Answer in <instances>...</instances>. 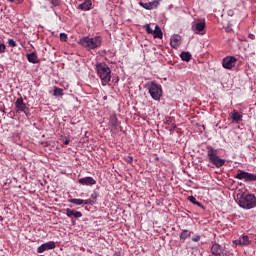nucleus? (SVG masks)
I'll return each mask as SVG.
<instances>
[{
    "instance_id": "nucleus-19",
    "label": "nucleus",
    "mask_w": 256,
    "mask_h": 256,
    "mask_svg": "<svg viewBox=\"0 0 256 256\" xmlns=\"http://www.w3.org/2000/svg\"><path fill=\"white\" fill-rule=\"evenodd\" d=\"M69 203H73L74 205H89V200H83V199H70L68 200Z\"/></svg>"
},
{
    "instance_id": "nucleus-9",
    "label": "nucleus",
    "mask_w": 256,
    "mask_h": 256,
    "mask_svg": "<svg viewBox=\"0 0 256 256\" xmlns=\"http://www.w3.org/2000/svg\"><path fill=\"white\" fill-rule=\"evenodd\" d=\"M211 253L214 256H227V250L218 243H214L211 247Z\"/></svg>"
},
{
    "instance_id": "nucleus-23",
    "label": "nucleus",
    "mask_w": 256,
    "mask_h": 256,
    "mask_svg": "<svg viewBox=\"0 0 256 256\" xmlns=\"http://www.w3.org/2000/svg\"><path fill=\"white\" fill-rule=\"evenodd\" d=\"M88 201V205H95V203H97V192H93Z\"/></svg>"
},
{
    "instance_id": "nucleus-1",
    "label": "nucleus",
    "mask_w": 256,
    "mask_h": 256,
    "mask_svg": "<svg viewBox=\"0 0 256 256\" xmlns=\"http://www.w3.org/2000/svg\"><path fill=\"white\" fill-rule=\"evenodd\" d=\"M102 39L100 36H95V37H89L85 36L82 37L79 40V44L82 45L85 49H88V51H91V49H97L101 47Z\"/></svg>"
},
{
    "instance_id": "nucleus-26",
    "label": "nucleus",
    "mask_w": 256,
    "mask_h": 256,
    "mask_svg": "<svg viewBox=\"0 0 256 256\" xmlns=\"http://www.w3.org/2000/svg\"><path fill=\"white\" fill-rule=\"evenodd\" d=\"M63 96V89L61 88H54V97H61Z\"/></svg>"
},
{
    "instance_id": "nucleus-3",
    "label": "nucleus",
    "mask_w": 256,
    "mask_h": 256,
    "mask_svg": "<svg viewBox=\"0 0 256 256\" xmlns=\"http://www.w3.org/2000/svg\"><path fill=\"white\" fill-rule=\"evenodd\" d=\"M146 89H148V93L154 101H161V97H163L161 85L157 84L156 81H150L146 83Z\"/></svg>"
},
{
    "instance_id": "nucleus-25",
    "label": "nucleus",
    "mask_w": 256,
    "mask_h": 256,
    "mask_svg": "<svg viewBox=\"0 0 256 256\" xmlns=\"http://www.w3.org/2000/svg\"><path fill=\"white\" fill-rule=\"evenodd\" d=\"M151 25L155 27V24H146L144 26L146 29V33H148L149 35H153V31H155V29L151 28Z\"/></svg>"
},
{
    "instance_id": "nucleus-12",
    "label": "nucleus",
    "mask_w": 256,
    "mask_h": 256,
    "mask_svg": "<svg viewBox=\"0 0 256 256\" xmlns=\"http://www.w3.org/2000/svg\"><path fill=\"white\" fill-rule=\"evenodd\" d=\"M80 185H96L97 181L93 177H84L78 180Z\"/></svg>"
},
{
    "instance_id": "nucleus-15",
    "label": "nucleus",
    "mask_w": 256,
    "mask_h": 256,
    "mask_svg": "<svg viewBox=\"0 0 256 256\" xmlns=\"http://www.w3.org/2000/svg\"><path fill=\"white\" fill-rule=\"evenodd\" d=\"M152 35L154 39H163V32L161 31V28L157 25H154Z\"/></svg>"
},
{
    "instance_id": "nucleus-4",
    "label": "nucleus",
    "mask_w": 256,
    "mask_h": 256,
    "mask_svg": "<svg viewBox=\"0 0 256 256\" xmlns=\"http://www.w3.org/2000/svg\"><path fill=\"white\" fill-rule=\"evenodd\" d=\"M96 71L102 81V85H105L106 83H109V81H111V68H109L107 64L97 63Z\"/></svg>"
},
{
    "instance_id": "nucleus-5",
    "label": "nucleus",
    "mask_w": 256,
    "mask_h": 256,
    "mask_svg": "<svg viewBox=\"0 0 256 256\" xmlns=\"http://www.w3.org/2000/svg\"><path fill=\"white\" fill-rule=\"evenodd\" d=\"M239 207L242 209H253L256 207V197L253 194L242 196L238 202Z\"/></svg>"
},
{
    "instance_id": "nucleus-31",
    "label": "nucleus",
    "mask_w": 256,
    "mask_h": 256,
    "mask_svg": "<svg viewBox=\"0 0 256 256\" xmlns=\"http://www.w3.org/2000/svg\"><path fill=\"white\" fill-rule=\"evenodd\" d=\"M60 41H67V34L60 33Z\"/></svg>"
},
{
    "instance_id": "nucleus-34",
    "label": "nucleus",
    "mask_w": 256,
    "mask_h": 256,
    "mask_svg": "<svg viewBox=\"0 0 256 256\" xmlns=\"http://www.w3.org/2000/svg\"><path fill=\"white\" fill-rule=\"evenodd\" d=\"M249 39H252V41L255 39V35L249 34Z\"/></svg>"
},
{
    "instance_id": "nucleus-27",
    "label": "nucleus",
    "mask_w": 256,
    "mask_h": 256,
    "mask_svg": "<svg viewBox=\"0 0 256 256\" xmlns=\"http://www.w3.org/2000/svg\"><path fill=\"white\" fill-rule=\"evenodd\" d=\"M117 116L112 115L110 116V125H112V127H117Z\"/></svg>"
},
{
    "instance_id": "nucleus-18",
    "label": "nucleus",
    "mask_w": 256,
    "mask_h": 256,
    "mask_svg": "<svg viewBox=\"0 0 256 256\" xmlns=\"http://www.w3.org/2000/svg\"><path fill=\"white\" fill-rule=\"evenodd\" d=\"M91 5V0H85L82 4L78 6V8L82 11H89V9H91Z\"/></svg>"
},
{
    "instance_id": "nucleus-21",
    "label": "nucleus",
    "mask_w": 256,
    "mask_h": 256,
    "mask_svg": "<svg viewBox=\"0 0 256 256\" xmlns=\"http://www.w3.org/2000/svg\"><path fill=\"white\" fill-rule=\"evenodd\" d=\"M180 58L182 59V61L189 62V61H191V53H189V52H182L180 54Z\"/></svg>"
},
{
    "instance_id": "nucleus-22",
    "label": "nucleus",
    "mask_w": 256,
    "mask_h": 256,
    "mask_svg": "<svg viewBox=\"0 0 256 256\" xmlns=\"http://www.w3.org/2000/svg\"><path fill=\"white\" fill-rule=\"evenodd\" d=\"M179 237L181 241H185V239H189V237H191V232H189V230H183Z\"/></svg>"
},
{
    "instance_id": "nucleus-16",
    "label": "nucleus",
    "mask_w": 256,
    "mask_h": 256,
    "mask_svg": "<svg viewBox=\"0 0 256 256\" xmlns=\"http://www.w3.org/2000/svg\"><path fill=\"white\" fill-rule=\"evenodd\" d=\"M234 243L236 245H249L250 241H249V236L244 235L242 236L240 239L235 240Z\"/></svg>"
},
{
    "instance_id": "nucleus-33",
    "label": "nucleus",
    "mask_w": 256,
    "mask_h": 256,
    "mask_svg": "<svg viewBox=\"0 0 256 256\" xmlns=\"http://www.w3.org/2000/svg\"><path fill=\"white\" fill-rule=\"evenodd\" d=\"M51 3L54 7H57V5H59V0H51Z\"/></svg>"
},
{
    "instance_id": "nucleus-7",
    "label": "nucleus",
    "mask_w": 256,
    "mask_h": 256,
    "mask_svg": "<svg viewBox=\"0 0 256 256\" xmlns=\"http://www.w3.org/2000/svg\"><path fill=\"white\" fill-rule=\"evenodd\" d=\"M236 63L237 58L234 56H227L222 60V67H224V69H233Z\"/></svg>"
},
{
    "instance_id": "nucleus-10",
    "label": "nucleus",
    "mask_w": 256,
    "mask_h": 256,
    "mask_svg": "<svg viewBox=\"0 0 256 256\" xmlns=\"http://www.w3.org/2000/svg\"><path fill=\"white\" fill-rule=\"evenodd\" d=\"M56 245L55 242L50 241L42 244L40 247H38L37 252L38 253H45V251H51V249H55Z\"/></svg>"
},
{
    "instance_id": "nucleus-36",
    "label": "nucleus",
    "mask_w": 256,
    "mask_h": 256,
    "mask_svg": "<svg viewBox=\"0 0 256 256\" xmlns=\"http://www.w3.org/2000/svg\"><path fill=\"white\" fill-rule=\"evenodd\" d=\"M24 0H16L17 3H23Z\"/></svg>"
},
{
    "instance_id": "nucleus-6",
    "label": "nucleus",
    "mask_w": 256,
    "mask_h": 256,
    "mask_svg": "<svg viewBox=\"0 0 256 256\" xmlns=\"http://www.w3.org/2000/svg\"><path fill=\"white\" fill-rule=\"evenodd\" d=\"M16 113H25L26 117H29V108L27 104L23 102V98L20 97L15 102Z\"/></svg>"
},
{
    "instance_id": "nucleus-11",
    "label": "nucleus",
    "mask_w": 256,
    "mask_h": 256,
    "mask_svg": "<svg viewBox=\"0 0 256 256\" xmlns=\"http://www.w3.org/2000/svg\"><path fill=\"white\" fill-rule=\"evenodd\" d=\"M170 45L173 47V49H178L179 45H181V36L174 34L170 38Z\"/></svg>"
},
{
    "instance_id": "nucleus-17",
    "label": "nucleus",
    "mask_w": 256,
    "mask_h": 256,
    "mask_svg": "<svg viewBox=\"0 0 256 256\" xmlns=\"http://www.w3.org/2000/svg\"><path fill=\"white\" fill-rule=\"evenodd\" d=\"M26 58L29 61V63H39V58L37 57V54H35V52L27 54Z\"/></svg>"
},
{
    "instance_id": "nucleus-35",
    "label": "nucleus",
    "mask_w": 256,
    "mask_h": 256,
    "mask_svg": "<svg viewBox=\"0 0 256 256\" xmlns=\"http://www.w3.org/2000/svg\"><path fill=\"white\" fill-rule=\"evenodd\" d=\"M69 143H70V140H69V139H66V140L64 141V145H69Z\"/></svg>"
},
{
    "instance_id": "nucleus-8",
    "label": "nucleus",
    "mask_w": 256,
    "mask_h": 256,
    "mask_svg": "<svg viewBox=\"0 0 256 256\" xmlns=\"http://www.w3.org/2000/svg\"><path fill=\"white\" fill-rule=\"evenodd\" d=\"M236 179L240 181H256V174H251L249 172L241 171L236 175Z\"/></svg>"
},
{
    "instance_id": "nucleus-28",
    "label": "nucleus",
    "mask_w": 256,
    "mask_h": 256,
    "mask_svg": "<svg viewBox=\"0 0 256 256\" xmlns=\"http://www.w3.org/2000/svg\"><path fill=\"white\" fill-rule=\"evenodd\" d=\"M141 5L144 7V9H148V10L153 9V3H145Z\"/></svg>"
},
{
    "instance_id": "nucleus-29",
    "label": "nucleus",
    "mask_w": 256,
    "mask_h": 256,
    "mask_svg": "<svg viewBox=\"0 0 256 256\" xmlns=\"http://www.w3.org/2000/svg\"><path fill=\"white\" fill-rule=\"evenodd\" d=\"M8 45L9 47H17V42L13 39H8Z\"/></svg>"
},
{
    "instance_id": "nucleus-2",
    "label": "nucleus",
    "mask_w": 256,
    "mask_h": 256,
    "mask_svg": "<svg viewBox=\"0 0 256 256\" xmlns=\"http://www.w3.org/2000/svg\"><path fill=\"white\" fill-rule=\"evenodd\" d=\"M207 158L209 160V163L214 165L217 169H220V167H223V165H225V159L219 158V152L212 146L207 147Z\"/></svg>"
},
{
    "instance_id": "nucleus-13",
    "label": "nucleus",
    "mask_w": 256,
    "mask_h": 256,
    "mask_svg": "<svg viewBox=\"0 0 256 256\" xmlns=\"http://www.w3.org/2000/svg\"><path fill=\"white\" fill-rule=\"evenodd\" d=\"M193 27L196 33H203V31H205V20L196 22Z\"/></svg>"
},
{
    "instance_id": "nucleus-20",
    "label": "nucleus",
    "mask_w": 256,
    "mask_h": 256,
    "mask_svg": "<svg viewBox=\"0 0 256 256\" xmlns=\"http://www.w3.org/2000/svg\"><path fill=\"white\" fill-rule=\"evenodd\" d=\"M231 118L234 121V123H239V121H241V119H243V116L241 114H239V112H237L236 110H234L231 113Z\"/></svg>"
},
{
    "instance_id": "nucleus-24",
    "label": "nucleus",
    "mask_w": 256,
    "mask_h": 256,
    "mask_svg": "<svg viewBox=\"0 0 256 256\" xmlns=\"http://www.w3.org/2000/svg\"><path fill=\"white\" fill-rule=\"evenodd\" d=\"M188 201H190V203H193V205H197L198 207H203V205H201V202H198L197 198H195L194 196H189Z\"/></svg>"
},
{
    "instance_id": "nucleus-30",
    "label": "nucleus",
    "mask_w": 256,
    "mask_h": 256,
    "mask_svg": "<svg viewBox=\"0 0 256 256\" xmlns=\"http://www.w3.org/2000/svg\"><path fill=\"white\" fill-rule=\"evenodd\" d=\"M192 241H193L194 243H198V241H201V235H194V236L192 237Z\"/></svg>"
},
{
    "instance_id": "nucleus-32",
    "label": "nucleus",
    "mask_w": 256,
    "mask_h": 256,
    "mask_svg": "<svg viewBox=\"0 0 256 256\" xmlns=\"http://www.w3.org/2000/svg\"><path fill=\"white\" fill-rule=\"evenodd\" d=\"M6 46L3 43H0V53H5Z\"/></svg>"
},
{
    "instance_id": "nucleus-14",
    "label": "nucleus",
    "mask_w": 256,
    "mask_h": 256,
    "mask_svg": "<svg viewBox=\"0 0 256 256\" xmlns=\"http://www.w3.org/2000/svg\"><path fill=\"white\" fill-rule=\"evenodd\" d=\"M66 215L67 217H75L76 219L83 217V214L80 211L71 210L69 208L66 209Z\"/></svg>"
}]
</instances>
